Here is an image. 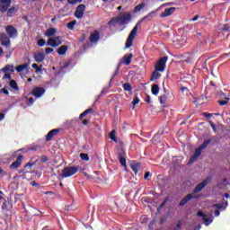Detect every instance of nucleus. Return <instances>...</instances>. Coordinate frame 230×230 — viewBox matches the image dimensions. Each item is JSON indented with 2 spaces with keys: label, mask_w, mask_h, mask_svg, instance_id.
I'll use <instances>...</instances> for the list:
<instances>
[{
  "label": "nucleus",
  "mask_w": 230,
  "mask_h": 230,
  "mask_svg": "<svg viewBox=\"0 0 230 230\" xmlns=\"http://www.w3.org/2000/svg\"><path fill=\"white\" fill-rule=\"evenodd\" d=\"M200 53H202V50L199 49V48L192 49V51L185 54V59L183 62H186V64H191V62H195V60L199 58Z\"/></svg>",
  "instance_id": "1"
},
{
  "label": "nucleus",
  "mask_w": 230,
  "mask_h": 230,
  "mask_svg": "<svg viewBox=\"0 0 230 230\" xmlns=\"http://www.w3.org/2000/svg\"><path fill=\"white\" fill-rule=\"evenodd\" d=\"M78 173V166H66L61 171V177L67 179L69 177H73V175H76Z\"/></svg>",
  "instance_id": "2"
},
{
  "label": "nucleus",
  "mask_w": 230,
  "mask_h": 230,
  "mask_svg": "<svg viewBox=\"0 0 230 230\" xmlns=\"http://www.w3.org/2000/svg\"><path fill=\"white\" fill-rule=\"evenodd\" d=\"M137 33V25H136L133 30L130 31L125 44V49L132 48L134 44V39H136V34Z\"/></svg>",
  "instance_id": "3"
},
{
  "label": "nucleus",
  "mask_w": 230,
  "mask_h": 230,
  "mask_svg": "<svg viewBox=\"0 0 230 230\" xmlns=\"http://www.w3.org/2000/svg\"><path fill=\"white\" fill-rule=\"evenodd\" d=\"M166 62H168L167 56L161 58L155 65V71H159L160 73H163L164 69H166Z\"/></svg>",
  "instance_id": "4"
},
{
  "label": "nucleus",
  "mask_w": 230,
  "mask_h": 230,
  "mask_svg": "<svg viewBox=\"0 0 230 230\" xmlns=\"http://www.w3.org/2000/svg\"><path fill=\"white\" fill-rule=\"evenodd\" d=\"M117 154L119 155V161L124 168H127V153L123 147L118 149Z\"/></svg>",
  "instance_id": "5"
},
{
  "label": "nucleus",
  "mask_w": 230,
  "mask_h": 230,
  "mask_svg": "<svg viewBox=\"0 0 230 230\" xmlns=\"http://www.w3.org/2000/svg\"><path fill=\"white\" fill-rule=\"evenodd\" d=\"M5 31L9 39H17L19 35V31H17V29L13 25H7L5 27Z\"/></svg>",
  "instance_id": "6"
},
{
  "label": "nucleus",
  "mask_w": 230,
  "mask_h": 230,
  "mask_svg": "<svg viewBox=\"0 0 230 230\" xmlns=\"http://www.w3.org/2000/svg\"><path fill=\"white\" fill-rule=\"evenodd\" d=\"M118 19H119V24L123 26L124 24H128V22L132 21V14L128 13L121 16H118Z\"/></svg>",
  "instance_id": "7"
},
{
  "label": "nucleus",
  "mask_w": 230,
  "mask_h": 230,
  "mask_svg": "<svg viewBox=\"0 0 230 230\" xmlns=\"http://www.w3.org/2000/svg\"><path fill=\"white\" fill-rule=\"evenodd\" d=\"M24 156L22 155H18L16 157V161L10 165V169L17 170V168H21V164H22Z\"/></svg>",
  "instance_id": "8"
},
{
  "label": "nucleus",
  "mask_w": 230,
  "mask_h": 230,
  "mask_svg": "<svg viewBox=\"0 0 230 230\" xmlns=\"http://www.w3.org/2000/svg\"><path fill=\"white\" fill-rule=\"evenodd\" d=\"M12 4V0H0V12L4 13V12H8V8Z\"/></svg>",
  "instance_id": "9"
},
{
  "label": "nucleus",
  "mask_w": 230,
  "mask_h": 230,
  "mask_svg": "<svg viewBox=\"0 0 230 230\" xmlns=\"http://www.w3.org/2000/svg\"><path fill=\"white\" fill-rule=\"evenodd\" d=\"M85 12V4H79L74 13L76 19H82L84 17V13Z\"/></svg>",
  "instance_id": "10"
},
{
  "label": "nucleus",
  "mask_w": 230,
  "mask_h": 230,
  "mask_svg": "<svg viewBox=\"0 0 230 230\" xmlns=\"http://www.w3.org/2000/svg\"><path fill=\"white\" fill-rule=\"evenodd\" d=\"M200 155H202V149L199 146L195 149L194 155L189 160V164H193V163H195V161H197Z\"/></svg>",
  "instance_id": "11"
},
{
  "label": "nucleus",
  "mask_w": 230,
  "mask_h": 230,
  "mask_svg": "<svg viewBox=\"0 0 230 230\" xmlns=\"http://www.w3.org/2000/svg\"><path fill=\"white\" fill-rule=\"evenodd\" d=\"M59 133H60V129L58 128H54L50 130L46 136V141L47 142L51 141L53 137H57V136H58Z\"/></svg>",
  "instance_id": "12"
},
{
  "label": "nucleus",
  "mask_w": 230,
  "mask_h": 230,
  "mask_svg": "<svg viewBox=\"0 0 230 230\" xmlns=\"http://www.w3.org/2000/svg\"><path fill=\"white\" fill-rule=\"evenodd\" d=\"M176 8L175 7H170L165 9L161 14L160 17L162 19H164L166 17H170V15H172V13H175Z\"/></svg>",
  "instance_id": "13"
},
{
  "label": "nucleus",
  "mask_w": 230,
  "mask_h": 230,
  "mask_svg": "<svg viewBox=\"0 0 230 230\" xmlns=\"http://www.w3.org/2000/svg\"><path fill=\"white\" fill-rule=\"evenodd\" d=\"M44 93H46V89H44V87H35L32 90V94L36 98H40V96H42L44 94Z\"/></svg>",
  "instance_id": "14"
},
{
  "label": "nucleus",
  "mask_w": 230,
  "mask_h": 230,
  "mask_svg": "<svg viewBox=\"0 0 230 230\" xmlns=\"http://www.w3.org/2000/svg\"><path fill=\"white\" fill-rule=\"evenodd\" d=\"M33 58L35 62L40 64V62H44V58H46V54H44V52H36L34 53Z\"/></svg>",
  "instance_id": "15"
},
{
  "label": "nucleus",
  "mask_w": 230,
  "mask_h": 230,
  "mask_svg": "<svg viewBox=\"0 0 230 230\" xmlns=\"http://www.w3.org/2000/svg\"><path fill=\"white\" fill-rule=\"evenodd\" d=\"M90 42L96 43L98 40H100V32L98 31H94L93 33L90 34L89 38Z\"/></svg>",
  "instance_id": "16"
},
{
  "label": "nucleus",
  "mask_w": 230,
  "mask_h": 230,
  "mask_svg": "<svg viewBox=\"0 0 230 230\" xmlns=\"http://www.w3.org/2000/svg\"><path fill=\"white\" fill-rule=\"evenodd\" d=\"M207 184H208V179L204 180L201 183L198 184L195 187L193 193H199V191H202L204 188H206Z\"/></svg>",
  "instance_id": "17"
},
{
  "label": "nucleus",
  "mask_w": 230,
  "mask_h": 230,
  "mask_svg": "<svg viewBox=\"0 0 230 230\" xmlns=\"http://www.w3.org/2000/svg\"><path fill=\"white\" fill-rule=\"evenodd\" d=\"M191 199H195V196H193L192 194H188L180 201L179 206H186V204H188V202H190Z\"/></svg>",
  "instance_id": "18"
},
{
  "label": "nucleus",
  "mask_w": 230,
  "mask_h": 230,
  "mask_svg": "<svg viewBox=\"0 0 230 230\" xmlns=\"http://www.w3.org/2000/svg\"><path fill=\"white\" fill-rule=\"evenodd\" d=\"M132 58H134V54H126L123 57L125 66H130V64H132Z\"/></svg>",
  "instance_id": "19"
},
{
  "label": "nucleus",
  "mask_w": 230,
  "mask_h": 230,
  "mask_svg": "<svg viewBox=\"0 0 230 230\" xmlns=\"http://www.w3.org/2000/svg\"><path fill=\"white\" fill-rule=\"evenodd\" d=\"M130 168L135 174H137V172H139V169L141 168V164L134 161L130 164Z\"/></svg>",
  "instance_id": "20"
},
{
  "label": "nucleus",
  "mask_w": 230,
  "mask_h": 230,
  "mask_svg": "<svg viewBox=\"0 0 230 230\" xmlns=\"http://www.w3.org/2000/svg\"><path fill=\"white\" fill-rule=\"evenodd\" d=\"M218 94H219V96H222L226 100V101H217L219 105H221V107H224V105H227V103H228L227 101L229 100V98L226 97V93H224V92H219Z\"/></svg>",
  "instance_id": "21"
},
{
  "label": "nucleus",
  "mask_w": 230,
  "mask_h": 230,
  "mask_svg": "<svg viewBox=\"0 0 230 230\" xmlns=\"http://www.w3.org/2000/svg\"><path fill=\"white\" fill-rule=\"evenodd\" d=\"M155 13H156L155 11H152L151 13H149L148 14H146V16H144V17L141 19V22H143V21H152V19H154V17H155Z\"/></svg>",
  "instance_id": "22"
},
{
  "label": "nucleus",
  "mask_w": 230,
  "mask_h": 230,
  "mask_svg": "<svg viewBox=\"0 0 230 230\" xmlns=\"http://www.w3.org/2000/svg\"><path fill=\"white\" fill-rule=\"evenodd\" d=\"M55 33H57V29L50 27L49 28L46 32H45V36L46 37H53L55 36Z\"/></svg>",
  "instance_id": "23"
},
{
  "label": "nucleus",
  "mask_w": 230,
  "mask_h": 230,
  "mask_svg": "<svg viewBox=\"0 0 230 230\" xmlns=\"http://www.w3.org/2000/svg\"><path fill=\"white\" fill-rule=\"evenodd\" d=\"M151 92L154 96H157L159 94V84H152Z\"/></svg>",
  "instance_id": "24"
},
{
  "label": "nucleus",
  "mask_w": 230,
  "mask_h": 230,
  "mask_svg": "<svg viewBox=\"0 0 230 230\" xmlns=\"http://www.w3.org/2000/svg\"><path fill=\"white\" fill-rule=\"evenodd\" d=\"M158 78H161V74L159 73V70L155 69L151 76V82H154V80H158Z\"/></svg>",
  "instance_id": "25"
},
{
  "label": "nucleus",
  "mask_w": 230,
  "mask_h": 230,
  "mask_svg": "<svg viewBox=\"0 0 230 230\" xmlns=\"http://www.w3.org/2000/svg\"><path fill=\"white\" fill-rule=\"evenodd\" d=\"M58 44L59 43H57L55 41V39L54 38H50L49 39V40L47 41V46H51V48H57L58 47Z\"/></svg>",
  "instance_id": "26"
},
{
  "label": "nucleus",
  "mask_w": 230,
  "mask_h": 230,
  "mask_svg": "<svg viewBox=\"0 0 230 230\" xmlns=\"http://www.w3.org/2000/svg\"><path fill=\"white\" fill-rule=\"evenodd\" d=\"M58 53L59 55H66L67 53V46L63 45L58 49Z\"/></svg>",
  "instance_id": "27"
},
{
  "label": "nucleus",
  "mask_w": 230,
  "mask_h": 230,
  "mask_svg": "<svg viewBox=\"0 0 230 230\" xmlns=\"http://www.w3.org/2000/svg\"><path fill=\"white\" fill-rule=\"evenodd\" d=\"M9 85L11 89H13V91H19V85L15 80H11Z\"/></svg>",
  "instance_id": "28"
},
{
  "label": "nucleus",
  "mask_w": 230,
  "mask_h": 230,
  "mask_svg": "<svg viewBox=\"0 0 230 230\" xmlns=\"http://www.w3.org/2000/svg\"><path fill=\"white\" fill-rule=\"evenodd\" d=\"M93 108L85 110L84 112H82L79 115V119H84V118H85V116H87V114L93 112Z\"/></svg>",
  "instance_id": "29"
},
{
  "label": "nucleus",
  "mask_w": 230,
  "mask_h": 230,
  "mask_svg": "<svg viewBox=\"0 0 230 230\" xmlns=\"http://www.w3.org/2000/svg\"><path fill=\"white\" fill-rule=\"evenodd\" d=\"M17 13V8L15 7H11L7 11V17H13V14Z\"/></svg>",
  "instance_id": "30"
},
{
  "label": "nucleus",
  "mask_w": 230,
  "mask_h": 230,
  "mask_svg": "<svg viewBox=\"0 0 230 230\" xmlns=\"http://www.w3.org/2000/svg\"><path fill=\"white\" fill-rule=\"evenodd\" d=\"M211 139L209 138V139H207V140H205V141H203V143L199 146V148L201 149V150H204V148H208V146H209V144L211 143Z\"/></svg>",
  "instance_id": "31"
},
{
  "label": "nucleus",
  "mask_w": 230,
  "mask_h": 230,
  "mask_svg": "<svg viewBox=\"0 0 230 230\" xmlns=\"http://www.w3.org/2000/svg\"><path fill=\"white\" fill-rule=\"evenodd\" d=\"M109 137H110V139H111V141H114L115 143L118 142V139L116 138V130L115 129H113L110 132Z\"/></svg>",
  "instance_id": "32"
},
{
  "label": "nucleus",
  "mask_w": 230,
  "mask_h": 230,
  "mask_svg": "<svg viewBox=\"0 0 230 230\" xmlns=\"http://www.w3.org/2000/svg\"><path fill=\"white\" fill-rule=\"evenodd\" d=\"M36 164H37V161L36 162H29L24 165L23 170H31V167L35 166Z\"/></svg>",
  "instance_id": "33"
},
{
  "label": "nucleus",
  "mask_w": 230,
  "mask_h": 230,
  "mask_svg": "<svg viewBox=\"0 0 230 230\" xmlns=\"http://www.w3.org/2000/svg\"><path fill=\"white\" fill-rule=\"evenodd\" d=\"M2 200H4V202L2 204L1 209H3V211H8V204L10 203L4 198Z\"/></svg>",
  "instance_id": "34"
},
{
  "label": "nucleus",
  "mask_w": 230,
  "mask_h": 230,
  "mask_svg": "<svg viewBox=\"0 0 230 230\" xmlns=\"http://www.w3.org/2000/svg\"><path fill=\"white\" fill-rule=\"evenodd\" d=\"M0 44L1 46H4V48H7V49L12 46V42L10 41V39L1 41Z\"/></svg>",
  "instance_id": "35"
},
{
  "label": "nucleus",
  "mask_w": 230,
  "mask_h": 230,
  "mask_svg": "<svg viewBox=\"0 0 230 230\" xmlns=\"http://www.w3.org/2000/svg\"><path fill=\"white\" fill-rule=\"evenodd\" d=\"M144 6H146V4H145L144 2H142L141 4H137V5L135 7L134 12H135V13L141 12V10H143V7H144Z\"/></svg>",
  "instance_id": "36"
},
{
  "label": "nucleus",
  "mask_w": 230,
  "mask_h": 230,
  "mask_svg": "<svg viewBox=\"0 0 230 230\" xmlns=\"http://www.w3.org/2000/svg\"><path fill=\"white\" fill-rule=\"evenodd\" d=\"M116 22H118L119 24V20L118 16L111 18V21L108 22V24L110 26H114L116 24Z\"/></svg>",
  "instance_id": "37"
},
{
  "label": "nucleus",
  "mask_w": 230,
  "mask_h": 230,
  "mask_svg": "<svg viewBox=\"0 0 230 230\" xmlns=\"http://www.w3.org/2000/svg\"><path fill=\"white\" fill-rule=\"evenodd\" d=\"M122 87L124 91H127L128 93H130V91H132V85L128 83L123 84Z\"/></svg>",
  "instance_id": "38"
},
{
  "label": "nucleus",
  "mask_w": 230,
  "mask_h": 230,
  "mask_svg": "<svg viewBox=\"0 0 230 230\" xmlns=\"http://www.w3.org/2000/svg\"><path fill=\"white\" fill-rule=\"evenodd\" d=\"M26 67H28L27 64L20 65L16 66V71L17 73H22V71H24V69H26Z\"/></svg>",
  "instance_id": "39"
},
{
  "label": "nucleus",
  "mask_w": 230,
  "mask_h": 230,
  "mask_svg": "<svg viewBox=\"0 0 230 230\" xmlns=\"http://www.w3.org/2000/svg\"><path fill=\"white\" fill-rule=\"evenodd\" d=\"M76 24V20H74L66 24L68 30H75V25Z\"/></svg>",
  "instance_id": "40"
},
{
  "label": "nucleus",
  "mask_w": 230,
  "mask_h": 230,
  "mask_svg": "<svg viewBox=\"0 0 230 230\" xmlns=\"http://www.w3.org/2000/svg\"><path fill=\"white\" fill-rule=\"evenodd\" d=\"M159 98H160L161 105H164V103H166V101L168 100V97L166 96V94H163Z\"/></svg>",
  "instance_id": "41"
},
{
  "label": "nucleus",
  "mask_w": 230,
  "mask_h": 230,
  "mask_svg": "<svg viewBox=\"0 0 230 230\" xmlns=\"http://www.w3.org/2000/svg\"><path fill=\"white\" fill-rule=\"evenodd\" d=\"M10 39V36L6 35V33H1L0 34V42H3L4 40H8Z\"/></svg>",
  "instance_id": "42"
},
{
  "label": "nucleus",
  "mask_w": 230,
  "mask_h": 230,
  "mask_svg": "<svg viewBox=\"0 0 230 230\" xmlns=\"http://www.w3.org/2000/svg\"><path fill=\"white\" fill-rule=\"evenodd\" d=\"M213 222V219L208 218L207 217H203V224L205 226H209V224H211Z\"/></svg>",
  "instance_id": "43"
},
{
  "label": "nucleus",
  "mask_w": 230,
  "mask_h": 230,
  "mask_svg": "<svg viewBox=\"0 0 230 230\" xmlns=\"http://www.w3.org/2000/svg\"><path fill=\"white\" fill-rule=\"evenodd\" d=\"M80 157L82 161H89V155L85 153H81Z\"/></svg>",
  "instance_id": "44"
},
{
  "label": "nucleus",
  "mask_w": 230,
  "mask_h": 230,
  "mask_svg": "<svg viewBox=\"0 0 230 230\" xmlns=\"http://www.w3.org/2000/svg\"><path fill=\"white\" fill-rule=\"evenodd\" d=\"M139 102H140L139 97H137V95H136L132 102L133 109H136V105H137V103H139Z\"/></svg>",
  "instance_id": "45"
},
{
  "label": "nucleus",
  "mask_w": 230,
  "mask_h": 230,
  "mask_svg": "<svg viewBox=\"0 0 230 230\" xmlns=\"http://www.w3.org/2000/svg\"><path fill=\"white\" fill-rule=\"evenodd\" d=\"M32 68L36 70V73H40V71H42V68L37 65V63L32 64Z\"/></svg>",
  "instance_id": "46"
},
{
  "label": "nucleus",
  "mask_w": 230,
  "mask_h": 230,
  "mask_svg": "<svg viewBox=\"0 0 230 230\" xmlns=\"http://www.w3.org/2000/svg\"><path fill=\"white\" fill-rule=\"evenodd\" d=\"M54 40H55L56 44H58V46H60V44H62V37H60V36L55 37Z\"/></svg>",
  "instance_id": "47"
},
{
  "label": "nucleus",
  "mask_w": 230,
  "mask_h": 230,
  "mask_svg": "<svg viewBox=\"0 0 230 230\" xmlns=\"http://www.w3.org/2000/svg\"><path fill=\"white\" fill-rule=\"evenodd\" d=\"M38 46H40V48H42V46H46V40H44V39L39 40Z\"/></svg>",
  "instance_id": "48"
},
{
  "label": "nucleus",
  "mask_w": 230,
  "mask_h": 230,
  "mask_svg": "<svg viewBox=\"0 0 230 230\" xmlns=\"http://www.w3.org/2000/svg\"><path fill=\"white\" fill-rule=\"evenodd\" d=\"M0 93H3V94H5L6 96L10 94V92H8V89H6V87L2 88L0 90Z\"/></svg>",
  "instance_id": "49"
},
{
  "label": "nucleus",
  "mask_w": 230,
  "mask_h": 230,
  "mask_svg": "<svg viewBox=\"0 0 230 230\" xmlns=\"http://www.w3.org/2000/svg\"><path fill=\"white\" fill-rule=\"evenodd\" d=\"M213 208H217V209H222L224 208V204L222 203L214 204Z\"/></svg>",
  "instance_id": "50"
},
{
  "label": "nucleus",
  "mask_w": 230,
  "mask_h": 230,
  "mask_svg": "<svg viewBox=\"0 0 230 230\" xmlns=\"http://www.w3.org/2000/svg\"><path fill=\"white\" fill-rule=\"evenodd\" d=\"M40 160L42 163H48V161H49V158L46 155H41Z\"/></svg>",
  "instance_id": "51"
},
{
  "label": "nucleus",
  "mask_w": 230,
  "mask_h": 230,
  "mask_svg": "<svg viewBox=\"0 0 230 230\" xmlns=\"http://www.w3.org/2000/svg\"><path fill=\"white\" fill-rule=\"evenodd\" d=\"M35 100L33 99V97L29 98V102L27 103L28 107H31V105H33Z\"/></svg>",
  "instance_id": "52"
},
{
  "label": "nucleus",
  "mask_w": 230,
  "mask_h": 230,
  "mask_svg": "<svg viewBox=\"0 0 230 230\" xmlns=\"http://www.w3.org/2000/svg\"><path fill=\"white\" fill-rule=\"evenodd\" d=\"M119 67H121V63H119V64H118V66H117V68H116V70H115V73L113 74L112 78H114V76H116V75H118V73H119Z\"/></svg>",
  "instance_id": "53"
},
{
  "label": "nucleus",
  "mask_w": 230,
  "mask_h": 230,
  "mask_svg": "<svg viewBox=\"0 0 230 230\" xmlns=\"http://www.w3.org/2000/svg\"><path fill=\"white\" fill-rule=\"evenodd\" d=\"M210 127H212V129L214 130V132H217V125H215V123H213V121H208Z\"/></svg>",
  "instance_id": "54"
},
{
  "label": "nucleus",
  "mask_w": 230,
  "mask_h": 230,
  "mask_svg": "<svg viewBox=\"0 0 230 230\" xmlns=\"http://www.w3.org/2000/svg\"><path fill=\"white\" fill-rule=\"evenodd\" d=\"M68 66H71V61L66 62L61 67L62 69H66Z\"/></svg>",
  "instance_id": "55"
},
{
  "label": "nucleus",
  "mask_w": 230,
  "mask_h": 230,
  "mask_svg": "<svg viewBox=\"0 0 230 230\" xmlns=\"http://www.w3.org/2000/svg\"><path fill=\"white\" fill-rule=\"evenodd\" d=\"M52 51H53V49H52V48H47V49H45V53H46V55H49Z\"/></svg>",
  "instance_id": "56"
},
{
  "label": "nucleus",
  "mask_w": 230,
  "mask_h": 230,
  "mask_svg": "<svg viewBox=\"0 0 230 230\" xmlns=\"http://www.w3.org/2000/svg\"><path fill=\"white\" fill-rule=\"evenodd\" d=\"M8 71H10V65H7L3 68L4 73H8Z\"/></svg>",
  "instance_id": "57"
},
{
  "label": "nucleus",
  "mask_w": 230,
  "mask_h": 230,
  "mask_svg": "<svg viewBox=\"0 0 230 230\" xmlns=\"http://www.w3.org/2000/svg\"><path fill=\"white\" fill-rule=\"evenodd\" d=\"M148 177H152V173H150V172H146L144 175V179L146 181V179H148Z\"/></svg>",
  "instance_id": "58"
},
{
  "label": "nucleus",
  "mask_w": 230,
  "mask_h": 230,
  "mask_svg": "<svg viewBox=\"0 0 230 230\" xmlns=\"http://www.w3.org/2000/svg\"><path fill=\"white\" fill-rule=\"evenodd\" d=\"M202 115H203L205 118H208V119H209V118H211V116H213V114L208 113V112H203Z\"/></svg>",
  "instance_id": "59"
},
{
  "label": "nucleus",
  "mask_w": 230,
  "mask_h": 230,
  "mask_svg": "<svg viewBox=\"0 0 230 230\" xmlns=\"http://www.w3.org/2000/svg\"><path fill=\"white\" fill-rule=\"evenodd\" d=\"M4 78H6L7 80H12V74H4Z\"/></svg>",
  "instance_id": "60"
},
{
  "label": "nucleus",
  "mask_w": 230,
  "mask_h": 230,
  "mask_svg": "<svg viewBox=\"0 0 230 230\" xmlns=\"http://www.w3.org/2000/svg\"><path fill=\"white\" fill-rule=\"evenodd\" d=\"M198 217H201L202 218H204L206 216V214H204V212L202 211H198Z\"/></svg>",
  "instance_id": "61"
},
{
  "label": "nucleus",
  "mask_w": 230,
  "mask_h": 230,
  "mask_svg": "<svg viewBox=\"0 0 230 230\" xmlns=\"http://www.w3.org/2000/svg\"><path fill=\"white\" fill-rule=\"evenodd\" d=\"M146 103L149 104L150 103V95L146 94V100H145Z\"/></svg>",
  "instance_id": "62"
},
{
  "label": "nucleus",
  "mask_w": 230,
  "mask_h": 230,
  "mask_svg": "<svg viewBox=\"0 0 230 230\" xmlns=\"http://www.w3.org/2000/svg\"><path fill=\"white\" fill-rule=\"evenodd\" d=\"M223 31H228L229 30V25H224V27L222 28Z\"/></svg>",
  "instance_id": "63"
},
{
  "label": "nucleus",
  "mask_w": 230,
  "mask_h": 230,
  "mask_svg": "<svg viewBox=\"0 0 230 230\" xmlns=\"http://www.w3.org/2000/svg\"><path fill=\"white\" fill-rule=\"evenodd\" d=\"M82 125H84V126L89 125V120H87V119H83Z\"/></svg>",
  "instance_id": "64"
}]
</instances>
